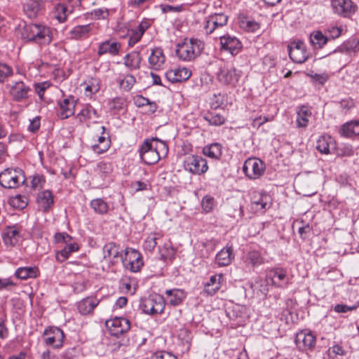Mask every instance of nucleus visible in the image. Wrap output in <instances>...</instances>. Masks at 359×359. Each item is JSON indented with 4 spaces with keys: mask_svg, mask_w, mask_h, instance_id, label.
Masks as SVG:
<instances>
[{
    "mask_svg": "<svg viewBox=\"0 0 359 359\" xmlns=\"http://www.w3.org/2000/svg\"><path fill=\"white\" fill-rule=\"evenodd\" d=\"M140 159L147 165H154L168 153L167 144L157 138L145 140L138 149Z\"/></svg>",
    "mask_w": 359,
    "mask_h": 359,
    "instance_id": "nucleus-1",
    "label": "nucleus"
},
{
    "mask_svg": "<svg viewBox=\"0 0 359 359\" xmlns=\"http://www.w3.org/2000/svg\"><path fill=\"white\" fill-rule=\"evenodd\" d=\"M51 29L43 24H26L22 32V36L28 41L39 45H48L53 40Z\"/></svg>",
    "mask_w": 359,
    "mask_h": 359,
    "instance_id": "nucleus-2",
    "label": "nucleus"
},
{
    "mask_svg": "<svg viewBox=\"0 0 359 359\" xmlns=\"http://www.w3.org/2000/svg\"><path fill=\"white\" fill-rule=\"evenodd\" d=\"M204 47V42L198 39H185L177 45L176 55L182 61H192L201 55Z\"/></svg>",
    "mask_w": 359,
    "mask_h": 359,
    "instance_id": "nucleus-3",
    "label": "nucleus"
},
{
    "mask_svg": "<svg viewBox=\"0 0 359 359\" xmlns=\"http://www.w3.org/2000/svg\"><path fill=\"white\" fill-rule=\"evenodd\" d=\"M25 176L20 168H7L0 173V185L6 189H15L25 182Z\"/></svg>",
    "mask_w": 359,
    "mask_h": 359,
    "instance_id": "nucleus-4",
    "label": "nucleus"
},
{
    "mask_svg": "<svg viewBox=\"0 0 359 359\" xmlns=\"http://www.w3.org/2000/svg\"><path fill=\"white\" fill-rule=\"evenodd\" d=\"M228 16L223 13H214L205 17L203 22V32L206 35L215 34L219 36V31L227 24Z\"/></svg>",
    "mask_w": 359,
    "mask_h": 359,
    "instance_id": "nucleus-5",
    "label": "nucleus"
},
{
    "mask_svg": "<svg viewBox=\"0 0 359 359\" xmlns=\"http://www.w3.org/2000/svg\"><path fill=\"white\" fill-rule=\"evenodd\" d=\"M121 259L124 268L133 273L140 271L144 265L141 253L130 248L125 249L124 254L121 255Z\"/></svg>",
    "mask_w": 359,
    "mask_h": 359,
    "instance_id": "nucleus-6",
    "label": "nucleus"
},
{
    "mask_svg": "<svg viewBox=\"0 0 359 359\" xmlns=\"http://www.w3.org/2000/svg\"><path fill=\"white\" fill-rule=\"evenodd\" d=\"M217 76L220 83L235 86L241 76V72L234 67L222 62L219 66Z\"/></svg>",
    "mask_w": 359,
    "mask_h": 359,
    "instance_id": "nucleus-7",
    "label": "nucleus"
},
{
    "mask_svg": "<svg viewBox=\"0 0 359 359\" xmlns=\"http://www.w3.org/2000/svg\"><path fill=\"white\" fill-rule=\"evenodd\" d=\"M165 308V301L161 295H150L141 299L140 309L143 313L156 315L163 313Z\"/></svg>",
    "mask_w": 359,
    "mask_h": 359,
    "instance_id": "nucleus-8",
    "label": "nucleus"
},
{
    "mask_svg": "<svg viewBox=\"0 0 359 359\" xmlns=\"http://www.w3.org/2000/svg\"><path fill=\"white\" fill-rule=\"evenodd\" d=\"M184 168L193 175H201L208 171V165L206 159L202 156L190 155L184 158Z\"/></svg>",
    "mask_w": 359,
    "mask_h": 359,
    "instance_id": "nucleus-9",
    "label": "nucleus"
},
{
    "mask_svg": "<svg viewBox=\"0 0 359 359\" xmlns=\"http://www.w3.org/2000/svg\"><path fill=\"white\" fill-rule=\"evenodd\" d=\"M243 171L250 179L259 178L265 171L264 163L257 158H249L243 164Z\"/></svg>",
    "mask_w": 359,
    "mask_h": 359,
    "instance_id": "nucleus-10",
    "label": "nucleus"
},
{
    "mask_svg": "<svg viewBox=\"0 0 359 359\" xmlns=\"http://www.w3.org/2000/svg\"><path fill=\"white\" fill-rule=\"evenodd\" d=\"M106 326L111 336L118 337L130 329V322L126 318L116 317L106 321Z\"/></svg>",
    "mask_w": 359,
    "mask_h": 359,
    "instance_id": "nucleus-11",
    "label": "nucleus"
},
{
    "mask_svg": "<svg viewBox=\"0 0 359 359\" xmlns=\"http://www.w3.org/2000/svg\"><path fill=\"white\" fill-rule=\"evenodd\" d=\"M266 278L271 280L273 286L281 288L287 287L290 280L287 270L280 267L269 270Z\"/></svg>",
    "mask_w": 359,
    "mask_h": 359,
    "instance_id": "nucleus-12",
    "label": "nucleus"
},
{
    "mask_svg": "<svg viewBox=\"0 0 359 359\" xmlns=\"http://www.w3.org/2000/svg\"><path fill=\"white\" fill-rule=\"evenodd\" d=\"M149 51L148 68L154 71L162 70L166 62V57L163 48L161 47H154L151 48Z\"/></svg>",
    "mask_w": 359,
    "mask_h": 359,
    "instance_id": "nucleus-13",
    "label": "nucleus"
},
{
    "mask_svg": "<svg viewBox=\"0 0 359 359\" xmlns=\"http://www.w3.org/2000/svg\"><path fill=\"white\" fill-rule=\"evenodd\" d=\"M215 39H219L220 41V49L222 50L228 51L232 55H237L242 48V43L234 36L230 34H224L221 36H215Z\"/></svg>",
    "mask_w": 359,
    "mask_h": 359,
    "instance_id": "nucleus-14",
    "label": "nucleus"
},
{
    "mask_svg": "<svg viewBox=\"0 0 359 359\" xmlns=\"http://www.w3.org/2000/svg\"><path fill=\"white\" fill-rule=\"evenodd\" d=\"M287 51L290 58L295 63H303L308 57L305 44L302 41L290 42L287 45Z\"/></svg>",
    "mask_w": 359,
    "mask_h": 359,
    "instance_id": "nucleus-15",
    "label": "nucleus"
},
{
    "mask_svg": "<svg viewBox=\"0 0 359 359\" xmlns=\"http://www.w3.org/2000/svg\"><path fill=\"white\" fill-rule=\"evenodd\" d=\"M44 342L48 346H52L55 348H59L62 346L65 338L64 332L55 327H50L45 329L43 332Z\"/></svg>",
    "mask_w": 359,
    "mask_h": 359,
    "instance_id": "nucleus-16",
    "label": "nucleus"
},
{
    "mask_svg": "<svg viewBox=\"0 0 359 359\" xmlns=\"http://www.w3.org/2000/svg\"><path fill=\"white\" fill-rule=\"evenodd\" d=\"M264 261L265 258L262 256L261 252L255 249L248 250L242 257V262L245 269L249 270L261 266L264 264Z\"/></svg>",
    "mask_w": 359,
    "mask_h": 359,
    "instance_id": "nucleus-17",
    "label": "nucleus"
},
{
    "mask_svg": "<svg viewBox=\"0 0 359 359\" xmlns=\"http://www.w3.org/2000/svg\"><path fill=\"white\" fill-rule=\"evenodd\" d=\"M316 336L309 331L302 330L295 337V344L297 347L303 351L312 350L316 346Z\"/></svg>",
    "mask_w": 359,
    "mask_h": 359,
    "instance_id": "nucleus-18",
    "label": "nucleus"
},
{
    "mask_svg": "<svg viewBox=\"0 0 359 359\" xmlns=\"http://www.w3.org/2000/svg\"><path fill=\"white\" fill-rule=\"evenodd\" d=\"M76 101L73 96H69L57 101L59 109L57 115L61 119H66L74 114Z\"/></svg>",
    "mask_w": 359,
    "mask_h": 359,
    "instance_id": "nucleus-19",
    "label": "nucleus"
},
{
    "mask_svg": "<svg viewBox=\"0 0 359 359\" xmlns=\"http://www.w3.org/2000/svg\"><path fill=\"white\" fill-rule=\"evenodd\" d=\"M9 93L14 101L21 102L28 98V93L31 91L29 86L23 81H15L9 85Z\"/></svg>",
    "mask_w": 359,
    "mask_h": 359,
    "instance_id": "nucleus-20",
    "label": "nucleus"
},
{
    "mask_svg": "<svg viewBox=\"0 0 359 359\" xmlns=\"http://www.w3.org/2000/svg\"><path fill=\"white\" fill-rule=\"evenodd\" d=\"M100 299L90 296L82 299L76 303L79 313L82 316H92L94 309L99 305Z\"/></svg>",
    "mask_w": 359,
    "mask_h": 359,
    "instance_id": "nucleus-21",
    "label": "nucleus"
},
{
    "mask_svg": "<svg viewBox=\"0 0 359 359\" xmlns=\"http://www.w3.org/2000/svg\"><path fill=\"white\" fill-rule=\"evenodd\" d=\"M121 49V43L113 39H108L99 43L97 53L99 57L107 54L116 56L119 55Z\"/></svg>",
    "mask_w": 359,
    "mask_h": 359,
    "instance_id": "nucleus-22",
    "label": "nucleus"
},
{
    "mask_svg": "<svg viewBox=\"0 0 359 359\" xmlns=\"http://www.w3.org/2000/svg\"><path fill=\"white\" fill-rule=\"evenodd\" d=\"M235 255L232 245H226L215 256V264L219 266H226L234 259Z\"/></svg>",
    "mask_w": 359,
    "mask_h": 359,
    "instance_id": "nucleus-23",
    "label": "nucleus"
},
{
    "mask_svg": "<svg viewBox=\"0 0 359 359\" xmlns=\"http://www.w3.org/2000/svg\"><path fill=\"white\" fill-rule=\"evenodd\" d=\"M191 75V71L187 67L171 69L165 72V77L171 83L187 81Z\"/></svg>",
    "mask_w": 359,
    "mask_h": 359,
    "instance_id": "nucleus-24",
    "label": "nucleus"
},
{
    "mask_svg": "<svg viewBox=\"0 0 359 359\" xmlns=\"http://www.w3.org/2000/svg\"><path fill=\"white\" fill-rule=\"evenodd\" d=\"M43 4L39 0H28L23 5L25 14L30 19L36 18L42 11Z\"/></svg>",
    "mask_w": 359,
    "mask_h": 359,
    "instance_id": "nucleus-25",
    "label": "nucleus"
},
{
    "mask_svg": "<svg viewBox=\"0 0 359 359\" xmlns=\"http://www.w3.org/2000/svg\"><path fill=\"white\" fill-rule=\"evenodd\" d=\"M20 231L15 226H7L2 232V238L6 246H14L18 241Z\"/></svg>",
    "mask_w": 359,
    "mask_h": 359,
    "instance_id": "nucleus-26",
    "label": "nucleus"
},
{
    "mask_svg": "<svg viewBox=\"0 0 359 359\" xmlns=\"http://www.w3.org/2000/svg\"><path fill=\"white\" fill-rule=\"evenodd\" d=\"M168 303L173 306L181 304L187 297L186 292L178 288L167 290L165 292Z\"/></svg>",
    "mask_w": 359,
    "mask_h": 359,
    "instance_id": "nucleus-27",
    "label": "nucleus"
},
{
    "mask_svg": "<svg viewBox=\"0 0 359 359\" xmlns=\"http://www.w3.org/2000/svg\"><path fill=\"white\" fill-rule=\"evenodd\" d=\"M95 29L94 23H89L83 25H77L70 31V35L72 39H82L89 37L90 33Z\"/></svg>",
    "mask_w": 359,
    "mask_h": 359,
    "instance_id": "nucleus-28",
    "label": "nucleus"
},
{
    "mask_svg": "<svg viewBox=\"0 0 359 359\" xmlns=\"http://www.w3.org/2000/svg\"><path fill=\"white\" fill-rule=\"evenodd\" d=\"M316 149L322 154H330L336 149V144L330 136L323 135L317 141Z\"/></svg>",
    "mask_w": 359,
    "mask_h": 359,
    "instance_id": "nucleus-29",
    "label": "nucleus"
},
{
    "mask_svg": "<svg viewBox=\"0 0 359 359\" xmlns=\"http://www.w3.org/2000/svg\"><path fill=\"white\" fill-rule=\"evenodd\" d=\"M104 259H108L111 262H116L121 257L120 246L114 242L106 243L102 249Z\"/></svg>",
    "mask_w": 359,
    "mask_h": 359,
    "instance_id": "nucleus-30",
    "label": "nucleus"
},
{
    "mask_svg": "<svg viewBox=\"0 0 359 359\" xmlns=\"http://www.w3.org/2000/svg\"><path fill=\"white\" fill-rule=\"evenodd\" d=\"M99 117L97 111L89 104H86L76 116L81 123L89 120L97 119Z\"/></svg>",
    "mask_w": 359,
    "mask_h": 359,
    "instance_id": "nucleus-31",
    "label": "nucleus"
},
{
    "mask_svg": "<svg viewBox=\"0 0 359 359\" xmlns=\"http://www.w3.org/2000/svg\"><path fill=\"white\" fill-rule=\"evenodd\" d=\"M37 203L43 212H47L53 205V195L49 190L41 192L37 198Z\"/></svg>",
    "mask_w": 359,
    "mask_h": 359,
    "instance_id": "nucleus-32",
    "label": "nucleus"
},
{
    "mask_svg": "<svg viewBox=\"0 0 359 359\" xmlns=\"http://www.w3.org/2000/svg\"><path fill=\"white\" fill-rule=\"evenodd\" d=\"M356 8V5L351 0H338V14L343 17H351L355 13Z\"/></svg>",
    "mask_w": 359,
    "mask_h": 359,
    "instance_id": "nucleus-33",
    "label": "nucleus"
},
{
    "mask_svg": "<svg viewBox=\"0 0 359 359\" xmlns=\"http://www.w3.org/2000/svg\"><path fill=\"white\" fill-rule=\"evenodd\" d=\"M341 135L345 137L359 135V121H351L344 123L341 128Z\"/></svg>",
    "mask_w": 359,
    "mask_h": 359,
    "instance_id": "nucleus-34",
    "label": "nucleus"
},
{
    "mask_svg": "<svg viewBox=\"0 0 359 359\" xmlns=\"http://www.w3.org/2000/svg\"><path fill=\"white\" fill-rule=\"evenodd\" d=\"M330 38L324 35L321 31L316 30L311 33L309 41L314 49L322 48L327 43Z\"/></svg>",
    "mask_w": 359,
    "mask_h": 359,
    "instance_id": "nucleus-35",
    "label": "nucleus"
},
{
    "mask_svg": "<svg viewBox=\"0 0 359 359\" xmlns=\"http://www.w3.org/2000/svg\"><path fill=\"white\" fill-rule=\"evenodd\" d=\"M359 51V39L350 38L338 46V52L346 54L355 53Z\"/></svg>",
    "mask_w": 359,
    "mask_h": 359,
    "instance_id": "nucleus-36",
    "label": "nucleus"
},
{
    "mask_svg": "<svg viewBox=\"0 0 359 359\" xmlns=\"http://www.w3.org/2000/svg\"><path fill=\"white\" fill-rule=\"evenodd\" d=\"M39 269L37 267H20L15 272V276L20 280L34 278L38 276Z\"/></svg>",
    "mask_w": 359,
    "mask_h": 359,
    "instance_id": "nucleus-37",
    "label": "nucleus"
},
{
    "mask_svg": "<svg viewBox=\"0 0 359 359\" xmlns=\"http://www.w3.org/2000/svg\"><path fill=\"white\" fill-rule=\"evenodd\" d=\"M311 116V111L307 107L303 106L297 111V126L298 128L307 127L309 118Z\"/></svg>",
    "mask_w": 359,
    "mask_h": 359,
    "instance_id": "nucleus-38",
    "label": "nucleus"
},
{
    "mask_svg": "<svg viewBox=\"0 0 359 359\" xmlns=\"http://www.w3.org/2000/svg\"><path fill=\"white\" fill-rule=\"evenodd\" d=\"M203 153L212 159H218L222 154V147L219 143H212L203 149Z\"/></svg>",
    "mask_w": 359,
    "mask_h": 359,
    "instance_id": "nucleus-39",
    "label": "nucleus"
},
{
    "mask_svg": "<svg viewBox=\"0 0 359 359\" xmlns=\"http://www.w3.org/2000/svg\"><path fill=\"white\" fill-rule=\"evenodd\" d=\"M124 65L131 70L137 69L140 67L141 57L138 53L127 54L124 57Z\"/></svg>",
    "mask_w": 359,
    "mask_h": 359,
    "instance_id": "nucleus-40",
    "label": "nucleus"
},
{
    "mask_svg": "<svg viewBox=\"0 0 359 359\" xmlns=\"http://www.w3.org/2000/svg\"><path fill=\"white\" fill-rule=\"evenodd\" d=\"M97 143L92 145V150L97 154H101L107 151L111 146L110 139L104 135L100 136L97 140Z\"/></svg>",
    "mask_w": 359,
    "mask_h": 359,
    "instance_id": "nucleus-41",
    "label": "nucleus"
},
{
    "mask_svg": "<svg viewBox=\"0 0 359 359\" xmlns=\"http://www.w3.org/2000/svg\"><path fill=\"white\" fill-rule=\"evenodd\" d=\"M203 118L209 125L214 126H220L225 123V118L219 114L208 112L203 116Z\"/></svg>",
    "mask_w": 359,
    "mask_h": 359,
    "instance_id": "nucleus-42",
    "label": "nucleus"
},
{
    "mask_svg": "<svg viewBox=\"0 0 359 359\" xmlns=\"http://www.w3.org/2000/svg\"><path fill=\"white\" fill-rule=\"evenodd\" d=\"M90 207L96 213L105 214L109 210V205L102 198H95L90 201Z\"/></svg>",
    "mask_w": 359,
    "mask_h": 359,
    "instance_id": "nucleus-43",
    "label": "nucleus"
},
{
    "mask_svg": "<svg viewBox=\"0 0 359 359\" xmlns=\"http://www.w3.org/2000/svg\"><path fill=\"white\" fill-rule=\"evenodd\" d=\"M67 7L63 4H57L54 8V17L60 22H64L68 16Z\"/></svg>",
    "mask_w": 359,
    "mask_h": 359,
    "instance_id": "nucleus-44",
    "label": "nucleus"
},
{
    "mask_svg": "<svg viewBox=\"0 0 359 359\" xmlns=\"http://www.w3.org/2000/svg\"><path fill=\"white\" fill-rule=\"evenodd\" d=\"M100 90V81L98 78H90L86 82L85 90L89 95L97 93Z\"/></svg>",
    "mask_w": 359,
    "mask_h": 359,
    "instance_id": "nucleus-45",
    "label": "nucleus"
},
{
    "mask_svg": "<svg viewBox=\"0 0 359 359\" xmlns=\"http://www.w3.org/2000/svg\"><path fill=\"white\" fill-rule=\"evenodd\" d=\"M192 337H193L191 332L189 330L186 328L180 330L178 333V338L181 341L186 350L189 349Z\"/></svg>",
    "mask_w": 359,
    "mask_h": 359,
    "instance_id": "nucleus-46",
    "label": "nucleus"
},
{
    "mask_svg": "<svg viewBox=\"0 0 359 359\" xmlns=\"http://www.w3.org/2000/svg\"><path fill=\"white\" fill-rule=\"evenodd\" d=\"M159 253L161 258L164 261L172 259L175 254L174 248H172L170 244H165L159 248Z\"/></svg>",
    "mask_w": 359,
    "mask_h": 359,
    "instance_id": "nucleus-47",
    "label": "nucleus"
},
{
    "mask_svg": "<svg viewBox=\"0 0 359 359\" xmlns=\"http://www.w3.org/2000/svg\"><path fill=\"white\" fill-rule=\"evenodd\" d=\"M96 171L102 176L106 177L113 171V165L109 162L101 161L96 166Z\"/></svg>",
    "mask_w": 359,
    "mask_h": 359,
    "instance_id": "nucleus-48",
    "label": "nucleus"
},
{
    "mask_svg": "<svg viewBox=\"0 0 359 359\" xmlns=\"http://www.w3.org/2000/svg\"><path fill=\"white\" fill-rule=\"evenodd\" d=\"M135 83L136 79L131 74L126 75L123 79L119 81L120 87L126 91L130 90Z\"/></svg>",
    "mask_w": 359,
    "mask_h": 359,
    "instance_id": "nucleus-49",
    "label": "nucleus"
},
{
    "mask_svg": "<svg viewBox=\"0 0 359 359\" xmlns=\"http://www.w3.org/2000/svg\"><path fill=\"white\" fill-rule=\"evenodd\" d=\"M157 239L158 236L157 234L154 233L149 235L144 241V248L145 250L152 252L157 245Z\"/></svg>",
    "mask_w": 359,
    "mask_h": 359,
    "instance_id": "nucleus-50",
    "label": "nucleus"
},
{
    "mask_svg": "<svg viewBox=\"0 0 359 359\" xmlns=\"http://www.w3.org/2000/svg\"><path fill=\"white\" fill-rule=\"evenodd\" d=\"M224 95L220 93H214L210 98V107L213 109L219 108L224 103Z\"/></svg>",
    "mask_w": 359,
    "mask_h": 359,
    "instance_id": "nucleus-51",
    "label": "nucleus"
},
{
    "mask_svg": "<svg viewBox=\"0 0 359 359\" xmlns=\"http://www.w3.org/2000/svg\"><path fill=\"white\" fill-rule=\"evenodd\" d=\"M12 74V68L5 63L0 62V82L4 83Z\"/></svg>",
    "mask_w": 359,
    "mask_h": 359,
    "instance_id": "nucleus-52",
    "label": "nucleus"
},
{
    "mask_svg": "<svg viewBox=\"0 0 359 359\" xmlns=\"http://www.w3.org/2000/svg\"><path fill=\"white\" fill-rule=\"evenodd\" d=\"M214 205H215V199L212 196L206 195L203 198L202 202H201V205H202L203 210L205 212H210L213 209Z\"/></svg>",
    "mask_w": 359,
    "mask_h": 359,
    "instance_id": "nucleus-53",
    "label": "nucleus"
},
{
    "mask_svg": "<svg viewBox=\"0 0 359 359\" xmlns=\"http://www.w3.org/2000/svg\"><path fill=\"white\" fill-rule=\"evenodd\" d=\"M241 26L248 32H255L260 28V25L258 22L254 20H242Z\"/></svg>",
    "mask_w": 359,
    "mask_h": 359,
    "instance_id": "nucleus-54",
    "label": "nucleus"
},
{
    "mask_svg": "<svg viewBox=\"0 0 359 359\" xmlns=\"http://www.w3.org/2000/svg\"><path fill=\"white\" fill-rule=\"evenodd\" d=\"M109 14L107 8H96L90 13V15L96 20H106L108 18Z\"/></svg>",
    "mask_w": 359,
    "mask_h": 359,
    "instance_id": "nucleus-55",
    "label": "nucleus"
},
{
    "mask_svg": "<svg viewBox=\"0 0 359 359\" xmlns=\"http://www.w3.org/2000/svg\"><path fill=\"white\" fill-rule=\"evenodd\" d=\"M151 359H177V358L171 352L159 351L153 353Z\"/></svg>",
    "mask_w": 359,
    "mask_h": 359,
    "instance_id": "nucleus-56",
    "label": "nucleus"
},
{
    "mask_svg": "<svg viewBox=\"0 0 359 359\" xmlns=\"http://www.w3.org/2000/svg\"><path fill=\"white\" fill-rule=\"evenodd\" d=\"M46 180L43 175H36L33 177L31 185L32 188L36 190L40 189L43 187Z\"/></svg>",
    "mask_w": 359,
    "mask_h": 359,
    "instance_id": "nucleus-57",
    "label": "nucleus"
},
{
    "mask_svg": "<svg viewBox=\"0 0 359 359\" xmlns=\"http://www.w3.org/2000/svg\"><path fill=\"white\" fill-rule=\"evenodd\" d=\"M353 150L350 144H341L340 147H338V156H350L353 155Z\"/></svg>",
    "mask_w": 359,
    "mask_h": 359,
    "instance_id": "nucleus-58",
    "label": "nucleus"
},
{
    "mask_svg": "<svg viewBox=\"0 0 359 359\" xmlns=\"http://www.w3.org/2000/svg\"><path fill=\"white\" fill-rule=\"evenodd\" d=\"M49 86L50 83L46 81L34 84L35 91L41 100L43 99L44 92Z\"/></svg>",
    "mask_w": 359,
    "mask_h": 359,
    "instance_id": "nucleus-59",
    "label": "nucleus"
},
{
    "mask_svg": "<svg viewBox=\"0 0 359 359\" xmlns=\"http://www.w3.org/2000/svg\"><path fill=\"white\" fill-rule=\"evenodd\" d=\"M229 215L238 220L241 219L243 216V210L241 205H235L233 208V211L231 210H229Z\"/></svg>",
    "mask_w": 359,
    "mask_h": 359,
    "instance_id": "nucleus-60",
    "label": "nucleus"
},
{
    "mask_svg": "<svg viewBox=\"0 0 359 359\" xmlns=\"http://www.w3.org/2000/svg\"><path fill=\"white\" fill-rule=\"evenodd\" d=\"M142 35L137 32L135 29L131 30V34L128 39V46H133L135 43L139 42L142 39Z\"/></svg>",
    "mask_w": 359,
    "mask_h": 359,
    "instance_id": "nucleus-61",
    "label": "nucleus"
},
{
    "mask_svg": "<svg viewBox=\"0 0 359 359\" xmlns=\"http://www.w3.org/2000/svg\"><path fill=\"white\" fill-rule=\"evenodd\" d=\"M16 284L11 278H0V290H10L11 287L15 286Z\"/></svg>",
    "mask_w": 359,
    "mask_h": 359,
    "instance_id": "nucleus-62",
    "label": "nucleus"
},
{
    "mask_svg": "<svg viewBox=\"0 0 359 359\" xmlns=\"http://www.w3.org/2000/svg\"><path fill=\"white\" fill-rule=\"evenodd\" d=\"M151 25V22L150 20L144 19L135 29L143 36L144 33L150 27Z\"/></svg>",
    "mask_w": 359,
    "mask_h": 359,
    "instance_id": "nucleus-63",
    "label": "nucleus"
},
{
    "mask_svg": "<svg viewBox=\"0 0 359 359\" xmlns=\"http://www.w3.org/2000/svg\"><path fill=\"white\" fill-rule=\"evenodd\" d=\"M41 126V118L39 116H36L33 119L30 120V123L28 126V130L32 133H35L39 130Z\"/></svg>",
    "mask_w": 359,
    "mask_h": 359,
    "instance_id": "nucleus-64",
    "label": "nucleus"
}]
</instances>
